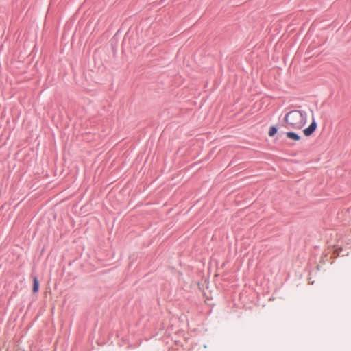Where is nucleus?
<instances>
[{"instance_id":"obj_1","label":"nucleus","mask_w":351,"mask_h":351,"mask_svg":"<svg viewBox=\"0 0 351 351\" xmlns=\"http://www.w3.org/2000/svg\"><path fill=\"white\" fill-rule=\"evenodd\" d=\"M307 114L301 110H292L285 117L286 127L294 130H300L306 124Z\"/></svg>"},{"instance_id":"obj_2","label":"nucleus","mask_w":351,"mask_h":351,"mask_svg":"<svg viewBox=\"0 0 351 351\" xmlns=\"http://www.w3.org/2000/svg\"><path fill=\"white\" fill-rule=\"evenodd\" d=\"M316 128L317 123L315 122V119L313 118L311 125L303 130V133L306 136H309L315 131Z\"/></svg>"},{"instance_id":"obj_3","label":"nucleus","mask_w":351,"mask_h":351,"mask_svg":"<svg viewBox=\"0 0 351 351\" xmlns=\"http://www.w3.org/2000/svg\"><path fill=\"white\" fill-rule=\"evenodd\" d=\"M286 136L288 138L295 141H298L300 139V136L298 134L293 132H287L286 133Z\"/></svg>"},{"instance_id":"obj_4","label":"nucleus","mask_w":351,"mask_h":351,"mask_svg":"<svg viewBox=\"0 0 351 351\" xmlns=\"http://www.w3.org/2000/svg\"><path fill=\"white\" fill-rule=\"evenodd\" d=\"M38 289H39V282H38V278L36 277H34V280H33L32 291L34 293H37L38 291Z\"/></svg>"},{"instance_id":"obj_5","label":"nucleus","mask_w":351,"mask_h":351,"mask_svg":"<svg viewBox=\"0 0 351 351\" xmlns=\"http://www.w3.org/2000/svg\"><path fill=\"white\" fill-rule=\"evenodd\" d=\"M277 131H278V129L276 127L271 126L269 130L268 134L269 136H273L276 134Z\"/></svg>"}]
</instances>
